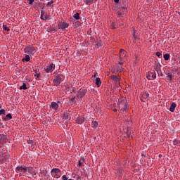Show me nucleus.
I'll use <instances>...</instances> for the list:
<instances>
[{"label": "nucleus", "mask_w": 180, "mask_h": 180, "mask_svg": "<svg viewBox=\"0 0 180 180\" xmlns=\"http://www.w3.org/2000/svg\"><path fill=\"white\" fill-rule=\"evenodd\" d=\"M127 100L126 98L119 99L117 106L120 112H127Z\"/></svg>", "instance_id": "1"}, {"label": "nucleus", "mask_w": 180, "mask_h": 180, "mask_svg": "<svg viewBox=\"0 0 180 180\" xmlns=\"http://www.w3.org/2000/svg\"><path fill=\"white\" fill-rule=\"evenodd\" d=\"M25 53H27L30 56H33L36 53V48L32 46H28L24 49Z\"/></svg>", "instance_id": "2"}, {"label": "nucleus", "mask_w": 180, "mask_h": 180, "mask_svg": "<svg viewBox=\"0 0 180 180\" xmlns=\"http://www.w3.org/2000/svg\"><path fill=\"white\" fill-rule=\"evenodd\" d=\"M86 94V89H80L79 91H78L77 94V98H83L84 95Z\"/></svg>", "instance_id": "3"}, {"label": "nucleus", "mask_w": 180, "mask_h": 180, "mask_svg": "<svg viewBox=\"0 0 180 180\" xmlns=\"http://www.w3.org/2000/svg\"><path fill=\"white\" fill-rule=\"evenodd\" d=\"M110 78L112 81L115 83V85H119V84H120V79H119V77H117V75H112L110 76Z\"/></svg>", "instance_id": "4"}, {"label": "nucleus", "mask_w": 180, "mask_h": 180, "mask_svg": "<svg viewBox=\"0 0 180 180\" xmlns=\"http://www.w3.org/2000/svg\"><path fill=\"white\" fill-rule=\"evenodd\" d=\"M55 68H56V65H54V64L51 63L46 67V68L45 69V71H46V72H53V71H54Z\"/></svg>", "instance_id": "5"}, {"label": "nucleus", "mask_w": 180, "mask_h": 180, "mask_svg": "<svg viewBox=\"0 0 180 180\" xmlns=\"http://www.w3.org/2000/svg\"><path fill=\"white\" fill-rule=\"evenodd\" d=\"M146 78L148 79H151V78H153V79H155V78H157V75H155V71L153 70V72L148 73L146 76Z\"/></svg>", "instance_id": "6"}, {"label": "nucleus", "mask_w": 180, "mask_h": 180, "mask_svg": "<svg viewBox=\"0 0 180 180\" xmlns=\"http://www.w3.org/2000/svg\"><path fill=\"white\" fill-rule=\"evenodd\" d=\"M84 122H85V117L81 116L77 117V118L75 120V123H77V124H82Z\"/></svg>", "instance_id": "7"}, {"label": "nucleus", "mask_w": 180, "mask_h": 180, "mask_svg": "<svg viewBox=\"0 0 180 180\" xmlns=\"http://www.w3.org/2000/svg\"><path fill=\"white\" fill-rule=\"evenodd\" d=\"M61 83V77L60 76H57L53 79V84L56 85V86H58V85Z\"/></svg>", "instance_id": "8"}, {"label": "nucleus", "mask_w": 180, "mask_h": 180, "mask_svg": "<svg viewBox=\"0 0 180 180\" xmlns=\"http://www.w3.org/2000/svg\"><path fill=\"white\" fill-rule=\"evenodd\" d=\"M127 52L124 51V49H121L120 51V58L122 60V58L126 57Z\"/></svg>", "instance_id": "9"}, {"label": "nucleus", "mask_w": 180, "mask_h": 180, "mask_svg": "<svg viewBox=\"0 0 180 180\" xmlns=\"http://www.w3.org/2000/svg\"><path fill=\"white\" fill-rule=\"evenodd\" d=\"M63 119H65V120H70L71 119V115L68 112H64Z\"/></svg>", "instance_id": "10"}, {"label": "nucleus", "mask_w": 180, "mask_h": 180, "mask_svg": "<svg viewBox=\"0 0 180 180\" xmlns=\"http://www.w3.org/2000/svg\"><path fill=\"white\" fill-rule=\"evenodd\" d=\"M51 108L54 110H57V109H58V104L56 102H52L51 103Z\"/></svg>", "instance_id": "11"}, {"label": "nucleus", "mask_w": 180, "mask_h": 180, "mask_svg": "<svg viewBox=\"0 0 180 180\" xmlns=\"http://www.w3.org/2000/svg\"><path fill=\"white\" fill-rule=\"evenodd\" d=\"M28 172L32 175H36V169L33 167H28Z\"/></svg>", "instance_id": "12"}, {"label": "nucleus", "mask_w": 180, "mask_h": 180, "mask_svg": "<svg viewBox=\"0 0 180 180\" xmlns=\"http://www.w3.org/2000/svg\"><path fill=\"white\" fill-rule=\"evenodd\" d=\"M130 130H131L130 127H127V129H126V130H125V131H124V133L127 134V136L128 138H129L130 136H131V132H130Z\"/></svg>", "instance_id": "13"}, {"label": "nucleus", "mask_w": 180, "mask_h": 180, "mask_svg": "<svg viewBox=\"0 0 180 180\" xmlns=\"http://www.w3.org/2000/svg\"><path fill=\"white\" fill-rule=\"evenodd\" d=\"M175 108H176V103H172L170 105L169 110L170 112H174L175 111Z\"/></svg>", "instance_id": "14"}, {"label": "nucleus", "mask_w": 180, "mask_h": 180, "mask_svg": "<svg viewBox=\"0 0 180 180\" xmlns=\"http://www.w3.org/2000/svg\"><path fill=\"white\" fill-rule=\"evenodd\" d=\"M102 84V81H101V78L96 77V85H97L98 88L101 86V84Z\"/></svg>", "instance_id": "15"}, {"label": "nucleus", "mask_w": 180, "mask_h": 180, "mask_svg": "<svg viewBox=\"0 0 180 180\" xmlns=\"http://www.w3.org/2000/svg\"><path fill=\"white\" fill-rule=\"evenodd\" d=\"M60 172H61V170H60V169H58V168H54V169H52L51 170V173L53 174H60Z\"/></svg>", "instance_id": "16"}, {"label": "nucleus", "mask_w": 180, "mask_h": 180, "mask_svg": "<svg viewBox=\"0 0 180 180\" xmlns=\"http://www.w3.org/2000/svg\"><path fill=\"white\" fill-rule=\"evenodd\" d=\"M68 26H70V25H68V23H67V22H63V23L60 25V27H61V29H67V27H68Z\"/></svg>", "instance_id": "17"}, {"label": "nucleus", "mask_w": 180, "mask_h": 180, "mask_svg": "<svg viewBox=\"0 0 180 180\" xmlns=\"http://www.w3.org/2000/svg\"><path fill=\"white\" fill-rule=\"evenodd\" d=\"M22 61L25 62V61H30V56L29 55H26L25 57L24 58L22 59Z\"/></svg>", "instance_id": "18"}, {"label": "nucleus", "mask_w": 180, "mask_h": 180, "mask_svg": "<svg viewBox=\"0 0 180 180\" xmlns=\"http://www.w3.org/2000/svg\"><path fill=\"white\" fill-rule=\"evenodd\" d=\"M98 122L92 121L91 127H94V129H96L98 127Z\"/></svg>", "instance_id": "19"}, {"label": "nucleus", "mask_w": 180, "mask_h": 180, "mask_svg": "<svg viewBox=\"0 0 180 180\" xmlns=\"http://www.w3.org/2000/svg\"><path fill=\"white\" fill-rule=\"evenodd\" d=\"M11 119H12V114L9 113L6 115L4 120H11Z\"/></svg>", "instance_id": "20"}, {"label": "nucleus", "mask_w": 180, "mask_h": 180, "mask_svg": "<svg viewBox=\"0 0 180 180\" xmlns=\"http://www.w3.org/2000/svg\"><path fill=\"white\" fill-rule=\"evenodd\" d=\"M167 78H169V81L170 82H172V79H174V75H172V74H168L167 75Z\"/></svg>", "instance_id": "21"}, {"label": "nucleus", "mask_w": 180, "mask_h": 180, "mask_svg": "<svg viewBox=\"0 0 180 180\" xmlns=\"http://www.w3.org/2000/svg\"><path fill=\"white\" fill-rule=\"evenodd\" d=\"M123 11L119 10L117 11V16L118 18H122L123 16V15H124V13H122Z\"/></svg>", "instance_id": "22"}, {"label": "nucleus", "mask_w": 180, "mask_h": 180, "mask_svg": "<svg viewBox=\"0 0 180 180\" xmlns=\"http://www.w3.org/2000/svg\"><path fill=\"white\" fill-rule=\"evenodd\" d=\"M148 96H150V94L147 92L143 93L142 95V98H143L144 99H147Z\"/></svg>", "instance_id": "23"}, {"label": "nucleus", "mask_w": 180, "mask_h": 180, "mask_svg": "<svg viewBox=\"0 0 180 180\" xmlns=\"http://www.w3.org/2000/svg\"><path fill=\"white\" fill-rule=\"evenodd\" d=\"M163 57L165 61H168V60H169V54L168 53L165 54Z\"/></svg>", "instance_id": "24"}, {"label": "nucleus", "mask_w": 180, "mask_h": 180, "mask_svg": "<svg viewBox=\"0 0 180 180\" xmlns=\"http://www.w3.org/2000/svg\"><path fill=\"white\" fill-rule=\"evenodd\" d=\"M117 72H122L123 71V68L122 66H118L116 70Z\"/></svg>", "instance_id": "25"}, {"label": "nucleus", "mask_w": 180, "mask_h": 180, "mask_svg": "<svg viewBox=\"0 0 180 180\" xmlns=\"http://www.w3.org/2000/svg\"><path fill=\"white\" fill-rule=\"evenodd\" d=\"M84 2H86V5H91V4H93L94 0H86Z\"/></svg>", "instance_id": "26"}, {"label": "nucleus", "mask_w": 180, "mask_h": 180, "mask_svg": "<svg viewBox=\"0 0 180 180\" xmlns=\"http://www.w3.org/2000/svg\"><path fill=\"white\" fill-rule=\"evenodd\" d=\"M20 89H27V86H26V83H23L22 85L20 87Z\"/></svg>", "instance_id": "27"}, {"label": "nucleus", "mask_w": 180, "mask_h": 180, "mask_svg": "<svg viewBox=\"0 0 180 180\" xmlns=\"http://www.w3.org/2000/svg\"><path fill=\"white\" fill-rule=\"evenodd\" d=\"M16 171H19L20 172H23V167H16Z\"/></svg>", "instance_id": "28"}, {"label": "nucleus", "mask_w": 180, "mask_h": 180, "mask_svg": "<svg viewBox=\"0 0 180 180\" xmlns=\"http://www.w3.org/2000/svg\"><path fill=\"white\" fill-rule=\"evenodd\" d=\"M27 171H29V167H22V172L24 174H26V172H27Z\"/></svg>", "instance_id": "29"}, {"label": "nucleus", "mask_w": 180, "mask_h": 180, "mask_svg": "<svg viewBox=\"0 0 180 180\" xmlns=\"http://www.w3.org/2000/svg\"><path fill=\"white\" fill-rule=\"evenodd\" d=\"M74 18H75V19L78 20V19H79V13H77L76 14H75Z\"/></svg>", "instance_id": "30"}, {"label": "nucleus", "mask_w": 180, "mask_h": 180, "mask_svg": "<svg viewBox=\"0 0 180 180\" xmlns=\"http://www.w3.org/2000/svg\"><path fill=\"white\" fill-rule=\"evenodd\" d=\"M179 143H180V141H179V140L174 139L173 141L174 146H176V144H179Z\"/></svg>", "instance_id": "31"}, {"label": "nucleus", "mask_w": 180, "mask_h": 180, "mask_svg": "<svg viewBox=\"0 0 180 180\" xmlns=\"http://www.w3.org/2000/svg\"><path fill=\"white\" fill-rule=\"evenodd\" d=\"M0 115H6V110L4 109L0 110Z\"/></svg>", "instance_id": "32"}, {"label": "nucleus", "mask_w": 180, "mask_h": 180, "mask_svg": "<svg viewBox=\"0 0 180 180\" xmlns=\"http://www.w3.org/2000/svg\"><path fill=\"white\" fill-rule=\"evenodd\" d=\"M4 156L6 157L5 160H8L9 158V155L6 153L3 154V157H4Z\"/></svg>", "instance_id": "33"}, {"label": "nucleus", "mask_w": 180, "mask_h": 180, "mask_svg": "<svg viewBox=\"0 0 180 180\" xmlns=\"http://www.w3.org/2000/svg\"><path fill=\"white\" fill-rule=\"evenodd\" d=\"M126 9H127V7L122 6L120 8V11H122V12H124Z\"/></svg>", "instance_id": "34"}, {"label": "nucleus", "mask_w": 180, "mask_h": 180, "mask_svg": "<svg viewBox=\"0 0 180 180\" xmlns=\"http://www.w3.org/2000/svg\"><path fill=\"white\" fill-rule=\"evenodd\" d=\"M111 72H112V74H115V72H116V67H112V68H111Z\"/></svg>", "instance_id": "35"}, {"label": "nucleus", "mask_w": 180, "mask_h": 180, "mask_svg": "<svg viewBox=\"0 0 180 180\" xmlns=\"http://www.w3.org/2000/svg\"><path fill=\"white\" fill-rule=\"evenodd\" d=\"M3 27H4V30H6L7 32H9V30H11V29H9V27H6V25H3Z\"/></svg>", "instance_id": "36"}, {"label": "nucleus", "mask_w": 180, "mask_h": 180, "mask_svg": "<svg viewBox=\"0 0 180 180\" xmlns=\"http://www.w3.org/2000/svg\"><path fill=\"white\" fill-rule=\"evenodd\" d=\"M133 37H134V39H135V40H137V35L136 34V32L135 31H134V33H133Z\"/></svg>", "instance_id": "37"}, {"label": "nucleus", "mask_w": 180, "mask_h": 180, "mask_svg": "<svg viewBox=\"0 0 180 180\" xmlns=\"http://www.w3.org/2000/svg\"><path fill=\"white\" fill-rule=\"evenodd\" d=\"M52 4H54V1H51L48 2V4L46 5H47V6H50V5H51Z\"/></svg>", "instance_id": "38"}, {"label": "nucleus", "mask_w": 180, "mask_h": 180, "mask_svg": "<svg viewBox=\"0 0 180 180\" xmlns=\"http://www.w3.org/2000/svg\"><path fill=\"white\" fill-rule=\"evenodd\" d=\"M156 56H157V57H161V56H162V54L160 52H157Z\"/></svg>", "instance_id": "39"}, {"label": "nucleus", "mask_w": 180, "mask_h": 180, "mask_svg": "<svg viewBox=\"0 0 180 180\" xmlns=\"http://www.w3.org/2000/svg\"><path fill=\"white\" fill-rule=\"evenodd\" d=\"M30 5H33V3L34 2V0H28Z\"/></svg>", "instance_id": "40"}, {"label": "nucleus", "mask_w": 180, "mask_h": 180, "mask_svg": "<svg viewBox=\"0 0 180 180\" xmlns=\"http://www.w3.org/2000/svg\"><path fill=\"white\" fill-rule=\"evenodd\" d=\"M111 29H116V27H115V23H112L110 25Z\"/></svg>", "instance_id": "41"}, {"label": "nucleus", "mask_w": 180, "mask_h": 180, "mask_svg": "<svg viewBox=\"0 0 180 180\" xmlns=\"http://www.w3.org/2000/svg\"><path fill=\"white\" fill-rule=\"evenodd\" d=\"M49 30H50V32H54V30H56V28H54V27H49Z\"/></svg>", "instance_id": "42"}, {"label": "nucleus", "mask_w": 180, "mask_h": 180, "mask_svg": "<svg viewBox=\"0 0 180 180\" xmlns=\"http://www.w3.org/2000/svg\"><path fill=\"white\" fill-rule=\"evenodd\" d=\"M62 178H63V180H68V178H67V176H65V175H63L62 176Z\"/></svg>", "instance_id": "43"}, {"label": "nucleus", "mask_w": 180, "mask_h": 180, "mask_svg": "<svg viewBox=\"0 0 180 180\" xmlns=\"http://www.w3.org/2000/svg\"><path fill=\"white\" fill-rule=\"evenodd\" d=\"M27 143H28V144H32V143H33V140L29 139V140L27 141Z\"/></svg>", "instance_id": "44"}, {"label": "nucleus", "mask_w": 180, "mask_h": 180, "mask_svg": "<svg viewBox=\"0 0 180 180\" xmlns=\"http://www.w3.org/2000/svg\"><path fill=\"white\" fill-rule=\"evenodd\" d=\"M78 167H82V162L81 160L79 161Z\"/></svg>", "instance_id": "45"}, {"label": "nucleus", "mask_w": 180, "mask_h": 180, "mask_svg": "<svg viewBox=\"0 0 180 180\" xmlns=\"http://www.w3.org/2000/svg\"><path fill=\"white\" fill-rule=\"evenodd\" d=\"M35 75H36L37 78H40V73H37Z\"/></svg>", "instance_id": "46"}, {"label": "nucleus", "mask_w": 180, "mask_h": 180, "mask_svg": "<svg viewBox=\"0 0 180 180\" xmlns=\"http://www.w3.org/2000/svg\"><path fill=\"white\" fill-rule=\"evenodd\" d=\"M2 138L4 139V140H6V136L2 135Z\"/></svg>", "instance_id": "47"}, {"label": "nucleus", "mask_w": 180, "mask_h": 180, "mask_svg": "<svg viewBox=\"0 0 180 180\" xmlns=\"http://www.w3.org/2000/svg\"><path fill=\"white\" fill-rule=\"evenodd\" d=\"M75 100V97H72V98H71V102H74Z\"/></svg>", "instance_id": "48"}, {"label": "nucleus", "mask_w": 180, "mask_h": 180, "mask_svg": "<svg viewBox=\"0 0 180 180\" xmlns=\"http://www.w3.org/2000/svg\"><path fill=\"white\" fill-rule=\"evenodd\" d=\"M56 176L57 179L60 178V175H58V174H56L55 175V177H56Z\"/></svg>", "instance_id": "49"}, {"label": "nucleus", "mask_w": 180, "mask_h": 180, "mask_svg": "<svg viewBox=\"0 0 180 180\" xmlns=\"http://www.w3.org/2000/svg\"><path fill=\"white\" fill-rule=\"evenodd\" d=\"M97 72H95L94 75V78H96V75H97Z\"/></svg>", "instance_id": "50"}, {"label": "nucleus", "mask_w": 180, "mask_h": 180, "mask_svg": "<svg viewBox=\"0 0 180 180\" xmlns=\"http://www.w3.org/2000/svg\"><path fill=\"white\" fill-rule=\"evenodd\" d=\"M118 64H120V65H123V62H119Z\"/></svg>", "instance_id": "51"}, {"label": "nucleus", "mask_w": 180, "mask_h": 180, "mask_svg": "<svg viewBox=\"0 0 180 180\" xmlns=\"http://www.w3.org/2000/svg\"><path fill=\"white\" fill-rule=\"evenodd\" d=\"M114 2H115V4H118L119 0H114Z\"/></svg>", "instance_id": "52"}, {"label": "nucleus", "mask_w": 180, "mask_h": 180, "mask_svg": "<svg viewBox=\"0 0 180 180\" xmlns=\"http://www.w3.org/2000/svg\"><path fill=\"white\" fill-rule=\"evenodd\" d=\"M81 176H77V180H81Z\"/></svg>", "instance_id": "53"}, {"label": "nucleus", "mask_w": 180, "mask_h": 180, "mask_svg": "<svg viewBox=\"0 0 180 180\" xmlns=\"http://www.w3.org/2000/svg\"><path fill=\"white\" fill-rule=\"evenodd\" d=\"M43 13H44L43 11H41V19H43V18H41V16H43Z\"/></svg>", "instance_id": "54"}, {"label": "nucleus", "mask_w": 180, "mask_h": 180, "mask_svg": "<svg viewBox=\"0 0 180 180\" xmlns=\"http://www.w3.org/2000/svg\"><path fill=\"white\" fill-rule=\"evenodd\" d=\"M98 47H101V44H97Z\"/></svg>", "instance_id": "55"}, {"label": "nucleus", "mask_w": 180, "mask_h": 180, "mask_svg": "<svg viewBox=\"0 0 180 180\" xmlns=\"http://www.w3.org/2000/svg\"><path fill=\"white\" fill-rule=\"evenodd\" d=\"M113 111H114V112H117V109H114Z\"/></svg>", "instance_id": "56"}, {"label": "nucleus", "mask_w": 180, "mask_h": 180, "mask_svg": "<svg viewBox=\"0 0 180 180\" xmlns=\"http://www.w3.org/2000/svg\"><path fill=\"white\" fill-rule=\"evenodd\" d=\"M109 74H110V72H107V75H109Z\"/></svg>", "instance_id": "57"}, {"label": "nucleus", "mask_w": 180, "mask_h": 180, "mask_svg": "<svg viewBox=\"0 0 180 180\" xmlns=\"http://www.w3.org/2000/svg\"><path fill=\"white\" fill-rule=\"evenodd\" d=\"M141 102H145L143 98H141Z\"/></svg>", "instance_id": "58"}, {"label": "nucleus", "mask_w": 180, "mask_h": 180, "mask_svg": "<svg viewBox=\"0 0 180 180\" xmlns=\"http://www.w3.org/2000/svg\"><path fill=\"white\" fill-rule=\"evenodd\" d=\"M159 157H160V158L162 157V155L160 154V155H159Z\"/></svg>", "instance_id": "59"}, {"label": "nucleus", "mask_w": 180, "mask_h": 180, "mask_svg": "<svg viewBox=\"0 0 180 180\" xmlns=\"http://www.w3.org/2000/svg\"><path fill=\"white\" fill-rule=\"evenodd\" d=\"M117 171H120H120H122V169H117Z\"/></svg>", "instance_id": "60"}, {"label": "nucleus", "mask_w": 180, "mask_h": 180, "mask_svg": "<svg viewBox=\"0 0 180 180\" xmlns=\"http://www.w3.org/2000/svg\"><path fill=\"white\" fill-rule=\"evenodd\" d=\"M57 103H60V101H57Z\"/></svg>", "instance_id": "61"}, {"label": "nucleus", "mask_w": 180, "mask_h": 180, "mask_svg": "<svg viewBox=\"0 0 180 180\" xmlns=\"http://www.w3.org/2000/svg\"><path fill=\"white\" fill-rule=\"evenodd\" d=\"M136 58H137V56H136Z\"/></svg>", "instance_id": "62"}]
</instances>
